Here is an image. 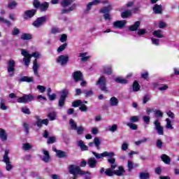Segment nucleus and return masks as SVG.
<instances>
[{
    "label": "nucleus",
    "mask_w": 179,
    "mask_h": 179,
    "mask_svg": "<svg viewBox=\"0 0 179 179\" xmlns=\"http://www.w3.org/2000/svg\"><path fill=\"white\" fill-rule=\"evenodd\" d=\"M96 159H103V157H109L107 159L108 163L110 164L111 169H114L117 167V164L115 163V158H113L115 156V154L113 152L105 151L101 154H99L94 151L92 152Z\"/></svg>",
    "instance_id": "nucleus-1"
},
{
    "label": "nucleus",
    "mask_w": 179,
    "mask_h": 179,
    "mask_svg": "<svg viewBox=\"0 0 179 179\" xmlns=\"http://www.w3.org/2000/svg\"><path fill=\"white\" fill-rule=\"evenodd\" d=\"M96 85V86H99V89L101 92H103V93H108V92H110L108 87H107V79L106 78V76H101L99 77Z\"/></svg>",
    "instance_id": "nucleus-2"
},
{
    "label": "nucleus",
    "mask_w": 179,
    "mask_h": 179,
    "mask_svg": "<svg viewBox=\"0 0 179 179\" xmlns=\"http://www.w3.org/2000/svg\"><path fill=\"white\" fill-rule=\"evenodd\" d=\"M2 162L6 164V171H11L13 169V165H12L10 158L9 157V150H6L4 151Z\"/></svg>",
    "instance_id": "nucleus-3"
},
{
    "label": "nucleus",
    "mask_w": 179,
    "mask_h": 179,
    "mask_svg": "<svg viewBox=\"0 0 179 179\" xmlns=\"http://www.w3.org/2000/svg\"><path fill=\"white\" fill-rule=\"evenodd\" d=\"M56 62L59 65H61V66H65L68 62H69V55H62L57 58Z\"/></svg>",
    "instance_id": "nucleus-4"
},
{
    "label": "nucleus",
    "mask_w": 179,
    "mask_h": 179,
    "mask_svg": "<svg viewBox=\"0 0 179 179\" xmlns=\"http://www.w3.org/2000/svg\"><path fill=\"white\" fill-rule=\"evenodd\" d=\"M35 119L36 120V121L35 122L34 125L38 127V128H43V125L47 126L50 122L48 121V119L42 120L38 115L35 116Z\"/></svg>",
    "instance_id": "nucleus-5"
},
{
    "label": "nucleus",
    "mask_w": 179,
    "mask_h": 179,
    "mask_svg": "<svg viewBox=\"0 0 179 179\" xmlns=\"http://www.w3.org/2000/svg\"><path fill=\"white\" fill-rule=\"evenodd\" d=\"M34 99V96L31 94H24L22 97L17 99L18 103H24V104H27V103H29V101H33Z\"/></svg>",
    "instance_id": "nucleus-6"
},
{
    "label": "nucleus",
    "mask_w": 179,
    "mask_h": 179,
    "mask_svg": "<svg viewBox=\"0 0 179 179\" xmlns=\"http://www.w3.org/2000/svg\"><path fill=\"white\" fill-rule=\"evenodd\" d=\"M7 64V71L8 73H10V76H13V75H15V66L16 65V62H15V60L13 59H10Z\"/></svg>",
    "instance_id": "nucleus-7"
},
{
    "label": "nucleus",
    "mask_w": 179,
    "mask_h": 179,
    "mask_svg": "<svg viewBox=\"0 0 179 179\" xmlns=\"http://www.w3.org/2000/svg\"><path fill=\"white\" fill-rule=\"evenodd\" d=\"M69 171L70 174H73V176L76 174H85V171L80 170V167L75 165H70L69 167Z\"/></svg>",
    "instance_id": "nucleus-8"
},
{
    "label": "nucleus",
    "mask_w": 179,
    "mask_h": 179,
    "mask_svg": "<svg viewBox=\"0 0 179 179\" xmlns=\"http://www.w3.org/2000/svg\"><path fill=\"white\" fill-rule=\"evenodd\" d=\"M21 54L23 57V62H24L25 66H29L30 65V62L31 61V57H30V53L25 50H21Z\"/></svg>",
    "instance_id": "nucleus-9"
},
{
    "label": "nucleus",
    "mask_w": 179,
    "mask_h": 179,
    "mask_svg": "<svg viewBox=\"0 0 179 179\" xmlns=\"http://www.w3.org/2000/svg\"><path fill=\"white\" fill-rule=\"evenodd\" d=\"M46 20H47V17L45 16L38 17L32 23V25L34 27H36L37 29H38V27H41V26H43V24L45 23Z\"/></svg>",
    "instance_id": "nucleus-10"
},
{
    "label": "nucleus",
    "mask_w": 179,
    "mask_h": 179,
    "mask_svg": "<svg viewBox=\"0 0 179 179\" xmlns=\"http://www.w3.org/2000/svg\"><path fill=\"white\" fill-rule=\"evenodd\" d=\"M154 125H155V129L157 131L158 135H163L164 130L163 127H162L160 121H159L158 119L154 121Z\"/></svg>",
    "instance_id": "nucleus-11"
},
{
    "label": "nucleus",
    "mask_w": 179,
    "mask_h": 179,
    "mask_svg": "<svg viewBox=\"0 0 179 179\" xmlns=\"http://www.w3.org/2000/svg\"><path fill=\"white\" fill-rule=\"evenodd\" d=\"M58 1L59 0H52L51 3H52V5H56V3H58ZM73 2H75V0H63L61 2V5L63 8H66L72 5Z\"/></svg>",
    "instance_id": "nucleus-12"
},
{
    "label": "nucleus",
    "mask_w": 179,
    "mask_h": 179,
    "mask_svg": "<svg viewBox=\"0 0 179 179\" xmlns=\"http://www.w3.org/2000/svg\"><path fill=\"white\" fill-rule=\"evenodd\" d=\"M32 69L34 71V75L36 76V78H40V73H38V69H40V64L37 62V59H35L33 62Z\"/></svg>",
    "instance_id": "nucleus-13"
},
{
    "label": "nucleus",
    "mask_w": 179,
    "mask_h": 179,
    "mask_svg": "<svg viewBox=\"0 0 179 179\" xmlns=\"http://www.w3.org/2000/svg\"><path fill=\"white\" fill-rule=\"evenodd\" d=\"M37 10L36 9L27 10L24 13V19H31L36 15Z\"/></svg>",
    "instance_id": "nucleus-14"
},
{
    "label": "nucleus",
    "mask_w": 179,
    "mask_h": 179,
    "mask_svg": "<svg viewBox=\"0 0 179 179\" xmlns=\"http://www.w3.org/2000/svg\"><path fill=\"white\" fill-rule=\"evenodd\" d=\"M125 24H127V21L118 20L113 22V27H115V29H122L125 27Z\"/></svg>",
    "instance_id": "nucleus-15"
},
{
    "label": "nucleus",
    "mask_w": 179,
    "mask_h": 179,
    "mask_svg": "<svg viewBox=\"0 0 179 179\" xmlns=\"http://www.w3.org/2000/svg\"><path fill=\"white\" fill-rule=\"evenodd\" d=\"M94 145L96 149L100 150V145H101V141H100V138H99V137H95L94 138V142L89 143V146L93 147Z\"/></svg>",
    "instance_id": "nucleus-16"
},
{
    "label": "nucleus",
    "mask_w": 179,
    "mask_h": 179,
    "mask_svg": "<svg viewBox=\"0 0 179 179\" xmlns=\"http://www.w3.org/2000/svg\"><path fill=\"white\" fill-rule=\"evenodd\" d=\"M73 78L75 82H79L80 80H83V76L80 71H75L73 74Z\"/></svg>",
    "instance_id": "nucleus-17"
},
{
    "label": "nucleus",
    "mask_w": 179,
    "mask_h": 179,
    "mask_svg": "<svg viewBox=\"0 0 179 179\" xmlns=\"http://www.w3.org/2000/svg\"><path fill=\"white\" fill-rule=\"evenodd\" d=\"M139 27H141V21H136L129 27V30H130V31H136L139 29Z\"/></svg>",
    "instance_id": "nucleus-18"
},
{
    "label": "nucleus",
    "mask_w": 179,
    "mask_h": 179,
    "mask_svg": "<svg viewBox=\"0 0 179 179\" xmlns=\"http://www.w3.org/2000/svg\"><path fill=\"white\" fill-rule=\"evenodd\" d=\"M87 164L90 169H94L97 166V160L94 157H91L88 159Z\"/></svg>",
    "instance_id": "nucleus-19"
},
{
    "label": "nucleus",
    "mask_w": 179,
    "mask_h": 179,
    "mask_svg": "<svg viewBox=\"0 0 179 179\" xmlns=\"http://www.w3.org/2000/svg\"><path fill=\"white\" fill-rule=\"evenodd\" d=\"M113 173L115 176L121 177V176H123L124 173H125V169H124V167L122 166H119L118 169L113 171Z\"/></svg>",
    "instance_id": "nucleus-20"
},
{
    "label": "nucleus",
    "mask_w": 179,
    "mask_h": 179,
    "mask_svg": "<svg viewBox=\"0 0 179 179\" xmlns=\"http://www.w3.org/2000/svg\"><path fill=\"white\" fill-rule=\"evenodd\" d=\"M163 6L162 5H157L156 4L154 7H153V12L154 13L157 14V15H160L162 14V12H163L162 10Z\"/></svg>",
    "instance_id": "nucleus-21"
},
{
    "label": "nucleus",
    "mask_w": 179,
    "mask_h": 179,
    "mask_svg": "<svg viewBox=\"0 0 179 179\" xmlns=\"http://www.w3.org/2000/svg\"><path fill=\"white\" fill-rule=\"evenodd\" d=\"M0 138L3 142L8 141V134H6V131H5V129H0Z\"/></svg>",
    "instance_id": "nucleus-22"
},
{
    "label": "nucleus",
    "mask_w": 179,
    "mask_h": 179,
    "mask_svg": "<svg viewBox=\"0 0 179 179\" xmlns=\"http://www.w3.org/2000/svg\"><path fill=\"white\" fill-rule=\"evenodd\" d=\"M69 94V89L65 88L60 92V98L66 100V97Z\"/></svg>",
    "instance_id": "nucleus-23"
},
{
    "label": "nucleus",
    "mask_w": 179,
    "mask_h": 179,
    "mask_svg": "<svg viewBox=\"0 0 179 179\" xmlns=\"http://www.w3.org/2000/svg\"><path fill=\"white\" fill-rule=\"evenodd\" d=\"M161 159L162 160V162H164V163H165V164H170V163H171V159L170 158V157H169V155L166 154H163L161 156Z\"/></svg>",
    "instance_id": "nucleus-24"
},
{
    "label": "nucleus",
    "mask_w": 179,
    "mask_h": 179,
    "mask_svg": "<svg viewBox=\"0 0 179 179\" xmlns=\"http://www.w3.org/2000/svg\"><path fill=\"white\" fill-rule=\"evenodd\" d=\"M112 10H113L112 6L111 5H108V6H104L103 8H102L99 10V13H100L107 14V13H109L110 11H111Z\"/></svg>",
    "instance_id": "nucleus-25"
},
{
    "label": "nucleus",
    "mask_w": 179,
    "mask_h": 179,
    "mask_svg": "<svg viewBox=\"0 0 179 179\" xmlns=\"http://www.w3.org/2000/svg\"><path fill=\"white\" fill-rule=\"evenodd\" d=\"M78 146L80 148L82 152H85V150H89V148L87 145H85V143L82 140L78 141Z\"/></svg>",
    "instance_id": "nucleus-26"
},
{
    "label": "nucleus",
    "mask_w": 179,
    "mask_h": 179,
    "mask_svg": "<svg viewBox=\"0 0 179 179\" xmlns=\"http://www.w3.org/2000/svg\"><path fill=\"white\" fill-rule=\"evenodd\" d=\"M76 8V3H73L69 9H62L61 13L62 15H64V13H70L72 10H75Z\"/></svg>",
    "instance_id": "nucleus-27"
},
{
    "label": "nucleus",
    "mask_w": 179,
    "mask_h": 179,
    "mask_svg": "<svg viewBox=\"0 0 179 179\" xmlns=\"http://www.w3.org/2000/svg\"><path fill=\"white\" fill-rule=\"evenodd\" d=\"M56 156L59 159H64L65 157H68V152L59 150V151H57Z\"/></svg>",
    "instance_id": "nucleus-28"
},
{
    "label": "nucleus",
    "mask_w": 179,
    "mask_h": 179,
    "mask_svg": "<svg viewBox=\"0 0 179 179\" xmlns=\"http://www.w3.org/2000/svg\"><path fill=\"white\" fill-rule=\"evenodd\" d=\"M19 82H27L28 83H30L34 82V78L33 77L23 76L19 80Z\"/></svg>",
    "instance_id": "nucleus-29"
},
{
    "label": "nucleus",
    "mask_w": 179,
    "mask_h": 179,
    "mask_svg": "<svg viewBox=\"0 0 179 179\" xmlns=\"http://www.w3.org/2000/svg\"><path fill=\"white\" fill-rule=\"evenodd\" d=\"M43 153L44 155V157L42 158L43 162L48 163V162H50V154L48 153V151L43 150Z\"/></svg>",
    "instance_id": "nucleus-30"
},
{
    "label": "nucleus",
    "mask_w": 179,
    "mask_h": 179,
    "mask_svg": "<svg viewBox=\"0 0 179 179\" xmlns=\"http://www.w3.org/2000/svg\"><path fill=\"white\" fill-rule=\"evenodd\" d=\"M162 31L160 29L155 30L153 31L152 34L155 37H157V38H164V35L162 34Z\"/></svg>",
    "instance_id": "nucleus-31"
},
{
    "label": "nucleus",
    "mask_w": 179,
    "mask_h": 179,
    "mask_svg": "<svg viewBox=\"0 0 179 179\" xmlns=\"http://www.w3.org/2000/svg\"><path fill=\"white\" fill-rule=\"evenodd\" d=\"M86 55H87V52H82L79 54L78 57L81 58V61H83V62H86V61H88L89 58H90V56H86Z\"/></svg>",
    "instance_id": "nucleus-32"
},
{
    "label": "nucleus",
    "mask_w": 179,
    "mask_h": 179,
    "mask_svg": "<svg viewBox=\"0 0 179 179\" xmlns=\"http://www.w3.org/2000/svg\"><path fill=\"white\" fill-rule=\"evenodd\" d=\"M139 178L140 179H149L150 178V173L148 172H141L139 173Z\"/></svg>",
    "instance_id": "nucleus-33"
},
{
    "label": "nucleus",
    "mask_w": 179,
    "mask_h": 179,
    "mask_svg": "<svg viewBox=\"0 0 179 179\" xmlns=\"http://www.w3.org/2000/svg\"><path fill=\"white\" fill-rule=\"evenodd\" d=\"M0 23H3V24H6L8 27L12 26V22H10L9 20H6L2 16H0Z\"/></svg>",
    "instance_id": "nucleus-34"
},
{
    "label": "nucleus",
    "mask_w": 179,
    "mask_h": 179,
    "mask_svg": "<svg viewBox=\"0 0 179 179\" xmlns=\"http://www.w3.org/2000/svg\"><path fill=\"white\" fill-rule=\"evenodd\" d=\"M109 103L110 105L112 106V107L118 106V99L115 96H113L110 98Z\"/></svg>",
    "instance_id": "nucleus-35"
},
{
    "label": "nucleus",
    "mask_w": 179,
    "mask_h": 179,
    "mask_svg": "<svg viewBox=\"0 0 179 179\" xmlns=\"http://www.w3.org/2000/svg\"><path fill=\"white\" fill-rule=\"evenodd\" d=\"M103 73H106V75H111V73H113V69H111V66H104L103 68Z\"/></svg>",
    "instance_id": "nucleus-36"
},
{
    "label": "nucleus",
    "mask_w": 179,
    "mask_h": 179,
    "mask_svg": "<svg viewBox=\"0 0 179 179\" xmlns=\"http://www.w3.org/2000/svg\"><path fill=\"white\" fill-rule=\"evenodd\" d=\"M21 40H31L33 36L31 34H22L20 36Z\"/></svg>",
    "instance_id": "nucleus-37"
},
{
    "label": "nucleus",
    "mask_w": 179,
    "mask_h": 179,
    "mask_svg": "<svg viewBox=\"0 0 179 179\" xmlns=\"http://www.w3.org/2000/svg\"><path fill=\"white\" fill-rule=\"evenodd\" d=\"M16 6H17V2L15 1H11L8 2L7 5V8H8V9H15Z\"/></svg>",
    "instance_id": "nucleus-38"
},
{
    "label": "nucleus",
    "mask_w": 179,
    "mask_h": 179,
    "mask_svg": "<svg viewBox=\"0 0 179 179\" xmlns=\"http://www.w3.org/2000/svg\"><path fill=\"white\" fill-rule=\"evenodd\" d=\"M69 124L73 130H76L78 129V124H76V122L73 120V119H70L69 120Z\"/></svg>",
    "instance_id": "nucleus-39"
},
{
    "label": "nucleus",
    "mask_w": 179,
    "mask_h": 179,
    "mask_svg": "<svg viewBox=\"0 0 179 179\" xmlns=\"http://www.w3.org/2000/svg\"><path fill=\"white\" fill-rule=\"evenodd\" d=\"M139 90H141V85L135 80L133 83V92H139Z\"/></svg>",
    "instance_id": "nucleus-40"
},
{
    "label": "nucleus",
    "mask_w": 179,
    "mask_h": 179,
    "mask_svg": "<svg viewBox=\"0 0 179 179\" xmlns=\"http://www.w3.org/2000/svg\"><path fill=\"white\" fill-rule=\"evenodd\" d=\"M47 117L49 118L50 121H55L57 118V113L51 112L48 114Z\"/></svg>",
    "instance_id": "nucleus-41"
},
{
    "label": "nucleus",
    "mask_w": 179,
    "mask_h": 179,
    "mask_svg": "<svg viewBox=\"0 0 179 179\" xmlns=\"http://www.w3.org/2000/svg\"><path fill=\"white\" fill-rule=\"evenodd\" d=\"M113 169L111 168L110 165V169H106L105 171L106 176L108 177H113V176H114V171H113Z\"/></svg>",
    "instance_id": "nucleus-42"
},
{
    "label": "nucleus",
    "mask_w": 179,
    "mask_h": 179,
    "mask_svg": "<svg viewBox=\"0 0 179 179\" xmlns=\"http://www.w3.org/2000/svg\"><path fill=\"white\" fill-rule=\"evenodd\" d=\"M6 101L5 99H0V108L5 111V110H8V106L5 104Z\"/></svg>",
    "instance_id": "nucleus-43"
},
{
    "label": "nucleus",
    "mask_w": 179,
    "mask_h": 179,
    "mask_svg": "<svg viewBox=\"0 0 179 179\" xmlns=\"http://www.w3.org/2000/svg\"><path fill=\"white\" fill-rule=\"evenodd\" d=\"M126 125L129 127L131 131H136V129H138V125L134 123L127 122L126 123Z\"/></svg>",
    "instance_id": "nucleus-44"
},
{
    "label": "nucleus",
    "mask_w": 179,
    "mask_h": 179,
    "mask_svg": "<svg viewBox=\"0 0 179 179\" xmlns=\"http://www.w3.org/2000/svg\"><path fill=\"white\" fill-rule=\"evenodd\" d=\"M49 4L48 2H44L41 4V6L39 7L41 12L45 11L47 9H48Z\"/></svg>",
    "instance_id": "nucleus-45"
},
{
    "label": "nucleus",
    "mask_w": 179,
    "mask_h": 179,
    "mask_svg": "<svg viewBox=\"0 0 179 179\" xmlns=\"http://www.w3.org/2000/svg\"><path fill=\"white\" fill-rule=\"evenodd\" d=\"M115 81L117 83H122V84H127L128 83V81L125 80L124 78H122V77H118L115 79Z\"/></svg>",
    "instance_id": "nucleus-46"
},
{
    "label": "nucleus",
    "mask_w": 179,
    "mask_h": 179,
    "mask_svg": "<svg viewBox=\"0 0 179 179\" xmlns=\"http://www.w3.org/2000/svg\"><path fill=\"white\" fill-rule=\"evenodd\" d=\"M66 99H64V98H59L58 101V106L59 108H64V106H65V101Z\"/></svg>",
    "instance_id": "nucleus-47"
},
{
    "label": "nucleus",
    "mask_w": 179,
    "mask_h": 179,
    "mask_svg": "<svg viewBox=\"0 0 179 179\" xmlns=\"http://www.w3.org/2000/svg\"><path fill=\"white\" fill-rule=\"evenodd\" d=\"M33 148V145H31L30 143H23L22 144V149L23 150H30V149Z\"/></svg>",
    "instance_id": "nucleus-48"
},
{
    "label": "nucleus",
    "mask_w": 179,
    "mask_h": 179,
    "mask_svg": "<svg viewBox=\"0 0 179 179\" xmlns=\"http://www.w3.org/2000/svg\"><path fill=\"white\" fill-rule=\"evenodd\" d=\"M121 16L122 19H127V17H129V16H131V12L127 10L124 12L122 13Z\"/></svg>",
    "instance_id": "nucleus-49"
},
{
    "label": "nucleus",
    "mask_w": 179,
    "mask_h": 179,
    "mask_svg": "<svg viewBox=\"0 0 179 179\" xmlns=\"http://www.w3.org/2000/svg\"><path fill=\"white\" fill-rule=\"evenodd\" d=\"M166 128L167 129H173L174 127H173V124H171V120H170V119L169 118H166Z\"/></svg>",
    "instance_id": "nucleus-50"
},
{
    "label": "nucleus",
    "mask_w": 179,
    "mask_h": 179,
    "mask_svg": "<svg viewBox=\"0 0 179 179\" xmlns=\"http://www.w3.org/2000/svg\"><path fill=\"white\" fill-rule=\"evenodd\" d=\"M127 167H128V171L129 173L134 170V162H132L131 160H129L127 162Z\"/></svg>",
    "instance_id": "nucleus-51"
},
{
    "label": "nucleus",
    "mask_w": 179,
    "mask_h": 179,
    "mask_svg": "<svg viewBox=\"0 0 179 179\" xmlns=\"http://www.w3.org/2000/svg\"><path fill=\"white\" fill-rule=\"evenodd\" d=\"M155 115L157 118H163V112L160 110H156Z\"/></svg>",
    "instance_id": "nucleus-52"
},
{
    "label": "nucleus",
    "mask_w": 179,
    "mask_h": 179,
    "mask_svg": "<svg viewBox=\"0 0 179 179\" xmlns=\"http://www.w3.org/2000/svg\"><path fill=\"white\" fill-rule=\"evenodd\" d=\"M41 54L38 52H34L31 55L29 54V58H40Z\"/></svg>",
    "instance_id": "nucleus-53"
},
{
    "label": "nucleus",
    "mask_w": 179,
    "mask_h": 179,
    "mask_svg": "<svg viewBox=\"0 0 179 179\" xmlns=\"http://www.w3.org/2000/svg\"><path fill=\"white\" fill-rule=\"evenodd\" d=\"M148 101H150V95L145 94L143 97V104H146V103H148Z\"/></svg>",
    "instance_id": "nucleus-54"
},
{
    "label": "nucleus",
    "mask_w": 179,
    "mask_h": 179,
    "mask_svg": "<svg viewBox=\"0 0 179 179\" xmlns=\"http://www.w3.org/2000/svg\"><path fill=\"white\" fill-rule=\"evenodd\" d=\"M83 93L85 95V97H91L93 96V91L92 90H84Z\"/></svg>",
    "instance_id": "nucleus-55"
},
{
    "label": "nucleus",
    "mask_w": 179,
    "mask_h": 179,
    "mask_svg": "<svg viewBox=\"0 0 179 179\" xmlns=\"http://www.w3.org/2000/svg\"><path fill=\"white\" fill-rule=\"evenodd\" d=\"M117 128H118V125L113 124L112 126L108 127V131H110V132H115Z\"/></svg>",
    "instance_id": "nucleus-56"
},
{
    "label": "nucleus",
    "mask_w": 179,
    "mask_h": 179,
    "mask_svg": "<svg viewBox=\"0 0 179 179\" xmlns=\"http://www.w3.org/2000/svg\"><path fill=\"white\" fill-rule=\"evenodd\" d=\"M68 45L66 43L62 44L58 48H57V52H62V51H64V50H65V48H66V46Z\"/></svg>",
    "instance_id": "nucleus-57"
},
{
    "label": "nucleus",
    "mask_w": 179,
    "mask_h": 179,
    "mask_svg": "<svg viewBox=\"0 0 179 179\" xmlns=\"http://www.w3.org/2000/svg\"><path fill=\"white\" fill-rule=\"evenodd\" d=\"M139 121V116H131L130 117V123L138 122Z\"/></svg>",
    "instance_id": "nucleus-58"
},
{
    "label": "nucleus",
    "mask_w": 179,
    "mask_h": 179,
    "mask_svg": "<svg viewBox=\"0 0 179 179\" xmlns=\"http://www.w3.org/2000/svg\"><path fill=\"white\" fill-rule=\"evenodd\" d=\"M17 34H20V29H17L16 27H14L12 31V35L13 36H17Z\"/></svg>",
    "instance_id": "nucleus-59"
},
{
    "label": "nucleus",
    "mask_w": 179,
    "mask_h": 179,
    "mask_svg": "<svg viewBox=\"0 0 179 179\" xmlns=\"http://www.w3.org/2000/svg\"><path fill=\"white\" fill-rule=\"evenodd\" d=\"M152 43L154 45H160V40L155 38H151Z\"/></svg>",
    "instance_id": "nucleus-60"
},
{
    "label": "nucleus",
    "mask_w": 179,
    "mask_h": 179,
    "mask_svg": "<svg viewBox=\"0 0 179 179\" xmlns=\"http://www.w3.org/2000/svg\"><path fill=\"white\" fill-rule=\"evenodd\" d=\"M82 104L81 100H77L72 103V107H79Z\"/></svg>",
    "instance_id": "nucleus-61"
},
{
    "label": "nucleus",
    "mask_w": 179,
    "mask_h": 179,
    "mask_svg": "<svg viewBox=\"0 0 179 179\" xmlns=\"http://www.w3.org/2000/svg\"><path fill=\"white\" fill-rule=\"evenodd\" d=\"M91 175H92V173L89 171H86V172L84 171V174H80V176H84L85 179H90L91 178V177H90Z\"/></svg>",
    "instance_id": "nucleus-62"
},
{
    "label": "nucleus",
    "mask_w": 179,
    "mask_h": 179,
    "mask_svg": "<svg viewBox=\"0 0 179 179\" xmlns=\"http://www.w3.org/2000/svg\"><path fill=\"white\" fill-rule=\"evenodd\" d=\"M137 34L138 36H143V34H146V29H138L137 30Z\"/></svg>",
    "instance_id": "nucleus-63"
},
{
    "label": "nucleus",
    "mask_w": 179,
    "mask_h": 179,
    "mask_svg": "<svg viewBox=\"0 0 179 179\" xmlns=\"http://www.w3.org/2000/svg\"><path fill=\"white\" fill-rule=\"evenodd\" d=\"M55 141H56L55 137L52 136V137H49V138H48V141H47V142H48V143L49 145H51V144H52V143H55Z\"/></svg>",
    "instance_id": "nucleus-64"
}]
</instances>
